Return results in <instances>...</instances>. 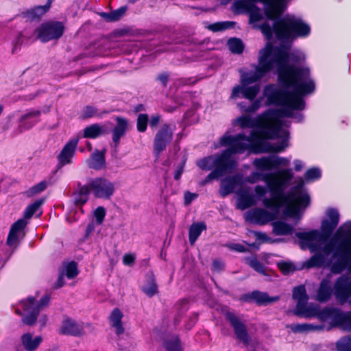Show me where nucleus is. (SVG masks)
Masks as SVG:
<instances>
[{
	"label": "nucleus",
	"instance_id": "obj_10",
	"mask_svg": "<svg viewBox=\"0 0 351 351\" xmlns=\"http://www.w3.org/2000/svg\"><path fill=\"white\" fill-rule=\"evenodd\" d=\"M258 140V132L253 130L249 136L240 133L235 136L225 134L220 138L222 146H228L224 151L231 157L236 154H243L250 148L249 143Z\"/></svg>",
	"mask_w": 351,
	"mask_h": 351
},
{
	"label": "nucleus",
	"instance_id": "obj_13",
	"mask_svg": "<svg viewBox=\"0 0 351 351\" xmlns=\"http://www.w3.org/2000/svg\"><path fill=\"white\" fill-rule=\"evenodd\" d=\"M87 184L96 198L110 199L115 191L114 184L105 177L90 178Z\"/></svg>",
	"mask_w": 351,
	"mask_h": 351
},
{
	"label": "nucleus",
	"instance_id": "obj_49",
	"mask_svg": "<svg viewBox=\"0 0 351 351\" xmlns=\"http://www.w3.org/2000/svg\"><path fill=\"white\" fill-rule=\"evenodd\" d=\"M142 291L151 298L158 293V286L154 278H151L147 284L142 288Z\"/></svg>",
	"mask_w": 351,
	"mask_h": 351
},
{
	"label": "nucleus",
	"instance_id": "obj_46",
	"mask_svg": "<svg viewBox=\"0 0 351 351\" xmlns=\"http://www.w3.org/2000/svg\"><path fill=\"white\" fill-rule=\"evenodd\" d=\"M228 46L231 52L237 54L241 53L244 49L242 40L237 38H230L228 41Z\"/></svg>",
	"mask_w": 351,
	"mask_h": 351
},
{
	"label": "nucleus",
	"instance_id": "obj_29",
	"mask_svg": "<svg viewBox=\"0 0 351 351\" xmlns=\"http://www.w3.org/2000/svg\"><path fill=\"white\" fill-rule=\"evenodd\" d=\"M106 150L99 151L96 149L87 160V165L89 168L95 170H101L106 167Z\"/></svg>",
	"mask_w": 351,
	"mask_h": 351
},
{
	"label": "nucleus",
	"instance_id": "obj_53",
	"mask_svg": "<svg viewBox=\"0 0 351 351\" xmlns=\"http://www.w3.org/2000/svg\"><path fill=\"white\" fill-rule=\"evenodd\" d=\"M50 184L49 182L43 180L30 188L27 193L29 195H36L45 191Z\"/></svg>",
	"mask_w": 351,
	"mask_h": 351
},
{
	"label": "nucleus",
	"instance_id": "obj_22",
	"mask_svg": "<svg viewBox=\"0 0 351 351\" xmlns=\"http://www.w3.org/2000/svg\"><path fill=\"white\" fill-rule=\"evenodd\" d=\"M115 121L117 124L112 130V141L113 143L112 147L114 151L117 152L120 140L121 137L125 136L128 130L129 122L127 119L121 117H116Z\"/></svg>",
	"mask_w": 351,
	"mask_h": 351
},
{
	"label": "nucleus",
	"instance_id": "obj_37",
	"mask_svg": "<svg viewBox=\"0 0 351 351\" xmlns=\"http://www.w3.org/2000/svg\"><path fill=\"white\" fill-rule=\"evenodd\" d=\"M206 224L204 221L192 223L189 230V240L191 245H193L202 231L206 230Z\"/></svg>",
	"mask_w": 351,
	"mask_h": 351
},
{
	"label": "nucleus",
	"instance_id": "obj_58",
	"mask_svg": "<svg viewBox=\"0 0 351 351\" xmlns=\"http://www.w3.org/2000/svg\"><path fill=\"white\" fill-rule=\"evenodd\" d=\"M253 102L252 103L251 105L247 106V108H245V109H243V111L245 112H256L261 106V99H254L252 101Z\"/></svg>",
	"mask_w": 351,
	"mask_h": 351
},
{
	"label": "nucleus",
	"instance_id": "obj_16",
	"mask_svg": "<svg viewBox=\"0 0 351 351\" xmlns=\"http://www.w3.org/2000/svg\"><path fill=\"white\" fill-rule=\"evenodd\" d=\"M225 316L232 327L236 338L245 346H247L251 341V337L244 322L234 312L228 311L226 313Z\"/></svg>",
	"mask_w": 351,
	"mask_h": 351
},
{
	"label": "nucleus",
	"instance_id": "obj_4",
	"mask_svg": "<svg viewBox=\"0 0 351 351\" xmlns=\"http://www.w3.org/2000/svg\"><path fill=\"white\" fill-rule=\"evenodd\" d=\"M293 178L292 169L289 168L281 169L276 173L253 171L247 177L246 182L254 184L258 180L263 181L271 194L280 199L283 203H290L291 197L296 196L300 199V203L306 204L308 202V194L303 189L302 182L293 186L289 193H285L286 189L291 184Z\"/></svg>",
	"mask_w": 351,
	"mask_h": 351
},
{
	"label": "nucleus",
	"instance_id": "obj_15",
	"mask_svg": "<svg viewBox=\"0 0 351 351\" xmlns=\"http://www.w3.org/2000/svg\"><path fill=\"white\" fill-rule=\"evenodd\" d=\"M215 168L210 172V177L217 176L219 178L227 173H230L237 167L236 160L224 150L221 154H215Z\"/></svg>",
	"mask_w": 351,
	"mask_h": 351
},
{
	"label": "nucleus",
	"instance_id": "obj_32",
	"mask_svg": "<svg viewBox=\"0 0 351 351\" xmlns=\"http://www.w3.org/2000/svg\"><path fill=\"white\" fill-rule=\"evenodd\" d=\"M237 208L245 210L255 204L254 197L247 189H241L238 192Z\"/></svg>",
	"mask_w": 351,
	"mask_h": 351
},
{
	"label": "nucleus",
	"instance_id": "obj_42",
	"mask_svg": "<svg viewBox=\"0 0 351 351\" xmlns=\"http://www.w3.org/2000/svg\"><path fill=\"white\" fill-rule=\"evenodd\" d=\"M108 112L107 111L99 112L96 107L93 106H86L84 108L80 117L82 119H87L93 117H101L104 114Z\"/></svg>",
	"mask_w": 351,
	"mask_h": 351
},
{
	"label": "nucleus",
	"instance_id": "obj_21",
	"mask_svg": "<svg viewBox=\"0 0 351 351\" xmlns=\"http://www.w3.org/2000/svg\"><path fill=\"white\" fill-rule=\"evenodd\" d=\"M256 2L251 0H239L234 3V6L238 10H244L250 15V22L254 23L261 21L263 15L261 9L255 5Z\"/></svg>",
	"mask_w": 351,
	"mask_h": 351
},
{
	"label": "nucleus",
	"instance_id": "obj_63",
	"mask_svg": "<svg viewBox=\"0 0 351 351\" xmlns=\"http://www.w3.org/2000/svg\"><path fill=\"white\" fill-rule=\"evenodd\" d=\"M169 75L167 73H160L156 80L160 82L163 87H166L169 82Z\"/></svg>",
	"mask_w": 351,
	"mask_h": 351
},
{
	"label": "nucleus",
	"instance_id": "obj_47",
	"mask_svg": "<svg viewBox=\"0 0 351 351\" xmlns=\"http://www.w3.org/2000/svg\"><path fill=\"white\" fill-rule=\"evenodd\" d=\"M246 262L250 267H252L256 272L262 274L267 275L266 269L264 265L260 262L256 257H250L246 258Z\"/></svg>",
	"mask_w": 351,
	"mask_h": 351
},
{
	"label": "nucleus",
	"instance_id": "obj_26",
	"mask_svg": "<svg viewBox=\"0 0 351 351\" xmlns=\"http://www.w3.org/2000/svg\"><path fill=\"white\" fill-rule=\"evenodd\" d=\"M243 299L245 301H254L258 305H267L271 303L276 302L280 300V296L270 297L267 293L259 291H254L250 293L245 294L243 296Z\"/></svg>",
	"mask_w": 351,
	"mask_h": 351
},
{
	"label": "nucleus",
	"instance_id": "obj_40",
	"mask_svg": "<svg viewBox=\"0 0 351 351\" xmlns=\"http://www.w3.org/2000/svg\"><path fill=\"white\" fill-rule=\"evenodd\" d=\"M127 10L126 6H122L117 10L112 11L110 12H103L102 16L108 22H114L119 20L125 14Z\"/></svg>",
	"mask_w": 351,
	"mask_h": 351
},
{
	"label": "nucleus",
	"instance_id": "obj_11",
	"mask_svg": "<svg viewBox=\"0 0 351 351\" xmlns=\"http://www.w3.org/2000/svg\"><path fill=\"white\" fill-rule=\"evenodd\" d=\"M273 198L265 197L263 199V204L265 208L271 209V213H276L277 216L278 215L279 210L282 206H286L288 208L286 210L285 213L287 215L295 217L300 218V210H304L307 206H309L311 202V198L308 195V202L306 204L305 203H300V199L296 196H292L291 197L290 203H283L280 199L274 197Z\"/></svg>",
	"mask_w": 351,
	"mask_h": 351
},
{
	"label": "nucleus",
	"instance_id": "obj_50",
	"mask_svg": "<svg viewBox=\"0 0 351 351\" xmlns=\"http://www.w3.org/2000/svg\"><path fill=\"white\" fill-rule=\"evenodd\" d=\"M337 350L339 351H351V338L344 337L336 343Z\"/></svg>",
	"mask_w": 351,
	"mask_h": 351
},
{
	"label": "nucleus",
	"instance_id": "obj_7",
	"mask_svg": "<svg viewBox=\"0 0 351 351\" xmlns=\"http://www.w3.org/2000/svg\"><path fill=\"white\" fill-rule=\"evenodd\" d=\"M332 294L340 304L349 302L351 305V276H340L335 280L333 287L329 278H323L317 291L316 300L325 303L330 300Z\"/></svg>",
	"mask_w": 351,
	"mask_h": 351
},
{
	"label": "nucleus",
	"instance_id": "obj_31",
	"mask_svg": "<svg viewBox=\"0 0 351 351\" xmlns=\"http://www.w3.org/2000/svg\"><path fill=\"white\" fill-rule=\"evenodd\" d=\"M253 165L261 171H269L276 169L274 154L256 158L253 161Z\"/></svg>",
	"mask_w": 351,
	"mask_h": 351
},
{
	"label": "nucleus",
	"instance_id": "obj_43",
	"mask_svg": "<svg viewBox=\"0 0 351 351\" xmlns=\"http://www.w3.org/2000/svg\"><path fill=\"white\" fill-rule=\"evenodd\" d=\"M215 154L204 157L197 162V165L199 169L204 171H210L215 168Z\"/></svg>",
	"mask_w": 351,
	"mask_h": 351
},
{
	"label": "nucleus",
	"instance_id": "obj_36",
	"mask_svg": "<svg viewBox=\"0 0 351 351\" xmlns=\"http://www.w3.org/2000/svg\"><path fill=\"white\" fill-rule=\"evenodd\" d=\"M90 193L91 191L88 184L85 185L79 184L77 190L73 193L75 204L77 206L84 204L88 201Z\"/></svg>",
	"mask_w": 351,
	"mask_h": 351
},
{
	"label": "nucleus",
	"instance_id": "obj_44",
	"mask_svg": "<svg viewBox=\"0 0 351 351\" xmlns=\"http://www.w3.org/2000/svg\"><path fill=\"white\" fill-rule=\"evenodd\" d=\"M69 279H73L78 275L77 265L74 261L67 263L62 267V271Z\"/></svg>",
	"mask_w": 351,
	"mask_h": 351
},
{
	"label": "nucleus",
	"instance_id": "obj_19",
	"mask_svg": "<svg viewBox=\"0 0 351 351\" xmlns=\"http://www.w3.org/2000/svg\"><path fill=\"white\" fill-rule=\"evenodd\" d=\"M276 219V213H271L262 208H253L245 214L246 221L260 226L265 225Z\"/></svg>",
	"mask_w": 351,
	"mask_h": 351
},
{
	"label": "nucleus",
	"instance_id": "obj_60",
	"mask_svg": "<svg viewBox=\"0 0 351 351\" xmlns=\"http://www.w3.org/2000/svg\"><path fill=\"white\" fill-rule=\"evenodd\" d=\"M19 234L12 232H9L6 243L8 245L12 247L16 244L19 240Z\"/></svg>",
	"mask_w": 351,
	"mask_h": 351
},
{
	"label": "nucleus",
	"instance_id": "obj_45",
	"mask_svg": "<svg viewBox=\"0 0 351 351\" xmlns=\"http://www.w3.org/2000/svg\"><path fill=\"white\" fill-rule=\"evenodd\" d=\"M233 21L216 22L208 25V29L213 32H221L234 27Z\"/></svg>",
	"mask_w": 351,
	"mask_h": 351
},
{
	"label": "nucleus",
	"instance_id": "obj_25",
	"mask_svg": "<svg viewBox=\"0 0 351 351\" xmlns=\"http://www.w3.org/2000/svg\"><path fill=\"white\" fill-rule=\"evenodd\" d=\"M243 184V176L240 173L225 178L221 183L219 193L224 197L233 193L236 186Z\"/></svg>",
	"mask_w": 351,
	"mask_h": 351
},
{
	"label": "nucleus",
	"instance_id": "obj_33",
	"mask_svg": "<svg viewBox=\"0 0 351 351\" xmlns=\"http://www.w3.org/2000/svg\"><path fill=\"white\" fill-rule=\"evenodd\" d=\"M52 0H48L44 5L36 6L31 10L23 12L24 17L30 21L39 20L49 9Z\"/></svg>",
	"mask_w": 351,
	"mask_h": 351
},
{
	"label": "nucleus",
	"instance_id": "obj_38",
	"mask_svg": "<svg viewBox=\"0 0 351 351\" xmlns=\"http://www.w3.org/2000/svg\"><path fill=\"white\" fill-rule=\"evenodd\" d=\"M274 234L277 236L290 235L293 232V228L291 225L282 221H277L272 223Z\"/></svg>",
	"mask_w": 351,
	"mask_h": 351
},
{
	"label": "nucleus",
	"instance_id": "obj_20",
	"mask_svg": "<svg viewBox=\"0 0 351 351\" xmlns=\"http://www.w3.org/2000/svg\"><path fill=\"white\" fill-rule=\"evenodd\" d=\"M295 237L300 240L299 244L302 250L308 249L311 252L317 250V245L314 241H322L320 232L317 230H312L308 232H297Z\"/></svg>",
	"mask_w": 351,
	"mask_h": 351
},
{
	"label": "nucleus",
	"instance_id": "obj_54",
	"mask_svg": "<svg viewBox=\"0 0 351 351\" xmlns=\"http://www.w3.org/2000/svg\"><path fill=\"white\" fill-rule=\"evenodd\" d=\"M321 176V170L317 167L311 168L304 173V178L306 181L316 180L319 179Z\"/></svg>",
	"mask_w": 351,
	"mask_h": 351
},
{
	"label": "nucleus",
	"instance_id": "obj_51",
	"mask_svg": "<svg viewBox=\"0 0 351 351\" xmlns=\"http://www.w3.org/2000/svg\"><path fill=\"white\" fill-rule=\"evenodd\" d=\"M165 348L167 351H182L180 341L178 337L167 341Z\"/></svg>",
	"mask_w": 351,
	"mask_h": 351
},
{
	"label": "nucleus",
	"instance_id": "obj_35",
	"mask_svg": "<svg viewBox=\"0 0 351 351\" xmlns=\"http://www.w3.org/2000/svg\"><path fill=\"white\" fill-rule=\"evenodd\" d=\"M42 340L43 339L40 336H36L33 338L32 335L29 332L23 334L21 337V343L27 351L36 350L42 342Z\"/></svg>",
	"mask_w": 351,
	"mask_h": 351
},
{
	"label": "nucleus",
	"instance_id": "obj_14",
	"mask_svg": "<svg viewBox=\"0 0 351 351\" xmlns=\"http://www.w3.org/2000/svg\"><path fill=\"white\" fill-rule=\"evenodd\" d=\"M322 321L331 319L335 326H341L348 330H351V311L343 313L334 307H325L318 314Z\"/></svg>",
	"mask_w": 351,
	"mask_h": 351
},
{
	"label": "nucleus",
	"instance_id": "obj_56",
	"mask_svg": "<svg viewBox=\"0 0 351 351\" xmlns=\"http://www.w3.org/2000/svg\"><path fill=\"white\" fill-rule=\"evenodd\" d=\"M278 267L284 274H288L295 270V267L293 264L284 261L278 263Z\"/></svg>",
	"mask_w": 351,
	"mask_h": 351
},
{
	"label": "nucleus",
	"instance_id": "obj_12",
	"mask_svg": "<svg viewBox=\"0 0 351 351\" xmlns=\"http://www.w3.org/2000/svg\"><path fill=\"white\" fill-rule=\"evenodd\" d=\"M293 298L298 301L294 314L298 316L310 317L317 316L318 317L319 310L317 306H308V296L306 293L304 285H300L293 290Z\"/></svg>",
	"mask_w": 351,
	"mask_h": 351
},
{
	"label": "nucleus",
	"instance_id": "obj_55",
	"mask_svg": "<svg viewBox=\"0 0 351 351\" xmlns=\"http://www.w3.org/2000/svg\"><path fill=\"white\" fill-rule=\"evenodd\" d=\"M27 222L24 219H19L11 226L10 231L20 234L25 228Z\"/></svg>",
	"mask_w": 351,
	"mask_h": 351
},
{
	"label": "nucleus",
	"instance_id": "obj_39",
	"mask_svg": "<svg viewBox=\"0 0 351 351\" xmlns=\"http://www.w3.org/2000/svg\"><path fill=\"white\" fill-rule=\"evenodd\" d=\"M290 328L293 332L301 333L311 331H319L324 328V326L313 324H298L290 326Z\"/></svg>",
	"mask_w": 351,
	"mask_h": 351
},
{
	"label": "nucleus",
	"instance_id": "obj_61",
	"mask_svg": "<svg viewBox=\"0 0 351 351\" xmlns=\"http://www.w3.org/2000/svg\"><path fill=\"white\" fill-rule=\"evenodd\" d=\"M197 197H198V195L197 193H191L189 191L185 192L184 195V204L189 205Z\"/></svg>",
	"mask_w": 351,
	"mask_h": 351
},
{
	"label": "nucleus",
	"instance_id": "obj_1",
	"mask_svg": "<svg viewBox=\"0 0 351 351\" xmlns=\"http://www.w3.org/2000/svg\"><path fill=\"white\" fill-rule=\"evenodd\" d=\"M295 77L297 85L292 84L288 88H280L275 84L265 86L263 95L267 99V106H282L281 109H271L279 111L272 115L273 119L280 117L294 118L297 122H302L304 115L302 113H293V110H303L306 103L303 97L311 94L315 89L314 81L310 77L308 68L302 67Z\"/></svg>",
	"mask_w": 351,
	"mask_h": 351
},
{
	"label": "nucleus",
	"instance_id": "obj_48",
	"mask_svg": "<svg viewBox=\"0 0 351 351\" xmlns=\"http://www.w3.org/2000/svg\"><path fill=\"white\" fill-rule=\"evenodd\" d=\"M44 203L43 199L36 200L34 203L29 204L25 210L23 217L25 219H30L34 214L36 213L40 206Z\"/></svg>",
	"mask_w": 351,
	"mask_h": 351
},
{
	"label": "nucleus",
	"instance_id": "obj_23",
	"mask_svg": "<svg viewBox=\"0 0 351 351\" xmlns=\"http://www.w3.org/2000/svg\"><path fill=\"white\" fill-rule=\"evenodd\" d=\"M260 91V86L255 84L253 86L248 85H237L232 88L230 97L237 99L239 97H244L253 101Z\"/></svg>",
	"mask_w": 351,
	"mask_h": 351
},
{
	"label": "nucleus",
	"instance_id": "obj_41",
	"mask_svg": "<svg viewBox=\"0 0 351 351\" xmlns=\"http://www.w3.org/2000/svg\"><path fill=\"white\" fill-rule=\"evenodd\" d=\"M326 262V258L324 254L317 253L312 256L307 261H306L304 265L306 268L313 267H321L324 265Z\"/></svg>",
	"mask_w": 351,
	"mask_h": 351
},
{
	"label": "nucleus",
	"instance_id": "obj_28",
	"mask_svg": "<svg viewBox=\"0 0 351 351\" xmlns=\"http://www.w3.org/2000/svg\"><path fill=\"white\" fill-rule=\"evenodd\" d=\"M60 332L63 335L80 336L83 334V326L68 318L63 321Z\"/></svg>",
	"mask_w": 351,
	"mask_h": 351
},
{
	"label": "nucleus",
	"instance_id": "obj_27",
	"mask_svg": "<svg viewBox=\"0 0 351 351\" xmlns=\"http://www.w3.org/2000/svg\"><path fill=\"white\" fill-rule=\"evenodd\" d=\"M40 114L41 112L38 110H31L23 114L20 119V132L29 130L36 124L39 121Z\"/></svg>",
	"mask_w": 351,
	"mask_h": 351
},
{
	"label": "nucleus",
	"instance_id": "obj_18",
	"mask_svg": "<svg viewBox=\"0 0 351 351\" xmlns=\"http://www.w3.org/2000/svg\"><path fill=\"white\" fill-rule=\"evenodd\" d=\"M328 219H324L321 223V239L328 240L337 227L339 222V213L335 208H329L326 211Z\"/></svg>",
	"mask_w": 351,
	"mask_h": 351
},
{
	"label": "nucleus",
	"instance_id": "obj_30",
	"mask_svg": "<svg viewBox=\"0 0 351 351\" xmlns=\"http://www.w3.org/2000/svg\"><path fill=\"white\" fill-rule=\"evenodd\" d=\"M83 136L86 138H97L108 134L106 127L99 123H94L84 129Z\"/></svg>",
	"mask_w": 351,
	"mask_h": 351
},
{
	"label": "nucleus",
	"instance_id": "obj_6",
	"mask_svg": "<svg viewBox=\"0 0 351 351\" xmlns=\"http://www.w3.org/2000/svg\"><path fill=\"white\" fill-rule=\"evenodd\" d=\"M322 251L325 255L332 254L328 265L332 274H341L346 269L351 271V221L337 230Z\"/></svg>",
	"mask_w": 351,
	"mask_h": 351
},
{
	"label": "nucleus",
	"instance_id": "obj_34",
	"mask_svg": "<svg viewBox=\"0 0 351 351\" xmlns=\"http://www.w3.org/2000/svg\"><path fill=\"white\" fill-rule=\"evenodd\" d=\"M123 316L122 312L118 308H114L110 315L111 326L114 328L115 332L118 336L123 334L125 331L122 324Z\"/></svg>",
	"mask_w": 351,
	"mask_h": 351
},
{
	"label": "nucleus",
	"instance_id": "obj_62",
	"mask_svg": "<svg viewBox=\"0 0 351 351\" xmlns=\"http://www.w3.org/2000/svg\"><path fill=\"white\" fill-rule=\"evenodd\" d=\"M135 256L132 254H125L123 257V263L125 265L131 266L134 264Z\"/></svg>",
	"mask_w": 351,
	"mask_h": 351
},
{
	"label": "nucleus",
	"instance_id": "obj_52",
	"mask_svg": "<svg viewBox=\"0 0 351 351\" xmlns=\"http://www.w3.org/2000/svg\"><path fill=\"white\" fill-rule=\"evenodd\" d=\"M149 117L147 114H139L137 117L136 128L140 132H145L147 130Z\"/></svg>",
	"mask_w": 351,
	"mask_h": 351
},
{
	"label": "nucleus",
	"instance_id": "obj_5",
	"mask_svg": "<svg viewBox=\"0 0 351 351\" xmlns=\"http://www.w3.org/2000/svg\"><path fill=\"white\" fill-rule=\"evenodd\" d=\"M277 110H266L255 118H252L247 115H242L237 119V122L241 128H253L258 132V139L259 135L269 139L282 138V141L276 145L272 146L269 151L274 152H281L288 147V138L289 132L282 128L283 126L289 127V123L278 119L274 125L270 124L267 121L272 119V115L278 112Z\"/></svg>",
	"mask_w": 351,
	"mask_h": 351
},
{
	"label": "nucleus",
	"instance_id": "obj_17",
	"mask_svg": "<svg viewBox=\"0 0 351 351\" xmlns=\"http://www.w3.org/2000/svg\"><path fill=\"white\" fill-rule=\"evenodd\" d=\"M175 126L165 123L156 132L154 139V152L158 157L173 139Z\"/></svg>",
	"mask_w": 351,
	"mask_h": 351
},
{
	"label": "nucleus",
	"instance_id": "obj_64",
	"mask_svg": "<svg viewBox=\"0 0 351 351\" xmlns=\"http://www.w3.org/2000/svg\"><path fill=\"white\" fill-rule=\"evenodd\" d=\"M225 264L223 261L216 259L213 262V269L216 271H221L224 269Z\"/></svg>",
	"mask_w": 351,
	"mask_h": 351
},
{
	"label": "nucleus",
	"instance_id": "obj_3",
	"mask_svg": "<svg viewBox=\"0 0 351 351\" xmlns=\"http://www.w3.org/2000/svg\"><path fill=\"white\" fill-rule=\"evenodd\" d=\"M288 0H285L283 5L276 4L275 5L274 16L273 19H267L273 21V25L271 26L268 22H265L258 26L267 42H271L273 39L274 34L278 40L280 42L281 47L285 45V51L287 54L289 60V50L291 47V44L297 37H306L311 33L309 25L306 23L301 18L295 16L287 15L281 17L282 8L287 5Z\"/></svg>",
	"mask_w": 351,
	"mask_h": 351
},
{
	"label": "nucleus",
	"instance_id": "obj_2",
	"mask_svg": "<svg viewBox=\"0 0 351 351\" xmlns=\"http://www.w3.org/2000/svg\"><path fill=\"white\" fill-rule=\"evenodd\" d=\"M285 45L274 47L267 42L258 52V64L254 71L243 73L241 84L249 85L261 80L267 73L276 69L278 81L282 88H288L290 85H297L295 77L302 67L288 64L287 54Z\"/></svg>",
	"mask_w": 351,
	"mask_h": 351
},
{
	"label": "nucleus",
	"instance_id": "obj_8",
	"mask_svg": "<svg viewBox=\"0 0 351 351\" xmlns=\"http://www.w3.org/2000/svg\"><path fill=\"white\" fill-rule=\"evenodd\" d=\"M64 26L60 21H48L42 23L36 29L26 28L16 38L12 49V53L16 52L18 49L24 43V39L40 40L42 43H47L50 40L59 39L64 34Z\"/></svg>",
	"mask_w": 351,
	"mask_h": 351
},
{
	"label": "nucleus",
	"instance_id": "obj_24",
	"mask_svg": "<svg viewBox=\"0 0 351 351\" xmlns=\"http://www.w3.org/2000/svg\"><path fill=\"white\" fill-rule=\"evenodd\" d=\"M78 144L77 138H73L68 141L63 147L60 153L58 156V164L60 166H64L71 164L72 158L75 156L76 148Z\"/></svg>",
	"mask_w": 351,
	"mask_h": 351
},
{
	"label": "nucleus",
	"instance_id": "obj_9",
	"mask_svg": "<svg viewBox=\"0 0 351 351\" xmlns=\"http://www.w3.org/2000/svg\"><path fill=\"white\" fill-rule=\"evenodd\" d=\"M50 301V297L45 295L39 302L34 297H28L22 300L17 306H13L16 314L22 317V322L27 326H33L37 320L40 310L47 306Z\"/></svg>",
	"mask_w": 351,
	"mask_h": 351
},
{
	"label": "nucleus",
	"instance_id": "obj_57",
	"mask_svg": "<svg viewBox=\"0 0 351 351\" xmlns=\"http://www.w3.org/2000/svg\"><path fill=\"white\" fill-rule=\"evenodd\" d=\"M106 216V210L104 207L99 206L96 208L94 212V217L96 219V223L100 225L103 223L104 217Z\"/></svg>",
	"mask_w": 351,
	"mask_h": 351
},
{
	"label": "nucleus",
	"instance_id": "obj_59",
	"mask_svg": "<svg viewBox=\"0 0 351 351\" xmlns=\"http://www.w3.org/2000/svg\"><path fill=\"white\" fill-rule=\"evenodd\" d=\"M275 168L277 169L280 166H288L290 163L289 160L285 157H280L274 154Z\"/></svg>",
	"mask_w": 351,
	"mask_h": 351
}]
</instances>
